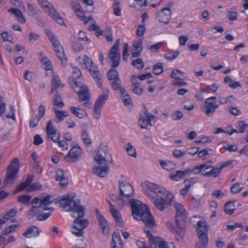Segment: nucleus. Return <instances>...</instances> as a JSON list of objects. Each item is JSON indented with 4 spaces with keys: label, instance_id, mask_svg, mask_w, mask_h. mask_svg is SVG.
<instances>
[{
    "label": "nucleus",
    "instance_id": "nucleus-6",
    "mask_svg": "<svg viewBox=\"0 0 248 248\" xmlns=\"http://www.w3.org/2000/svg\"><path fill=\"white\" fill-rule=\"evenodd\" d=\"M19 160L17 158H14L8 166L6 176L3 180L6 186H12L17 177L19 169Z\"/></svg>",
    "mask_w": 248,
    "mask_h": 248
},
{
    "label": "nucleus",
    "instance_id": "nucleus-26",
    "mask_svg": "<svg viewBox=\"0 0 248 248\" xmlns=\"http://www.w3.org/2000/svg\"><path fill=\"white\" fill-rule=\"evenodd\" d=\"M133 50L131 56L133 58L138 57L142 50V41L141 39L134 41L133 44Z\"/></svg>",
    "mask_w": 248,
    "mask_h": 248
},
{
    "label": "nucleus",
    "instance_id": "nucleus-38",
    "mask_svg": "<svg viewBox=\"0 0 248 248\" xmlns=\"http://www.w3.org/2000/svg\"><path fill=\"white\" fill-rule=\"evenodd\" d=\"M76 14L77 16L82 21H84L85 24H86L90 20H93L92 16H85L84 12L82 11L79 8L75 10Z\"/></svg>",
    "mask_w": 248,
    "mask_h": 248
},
{
    "label": "nucleus",
    "instance_id": "nucleus-48",
    "mask_svg": "<svg viewBox=\"0 0 248 248\" xmlns=\"http://www.w3.org/2000/svg\"><path fill=\"white\" fill-rule=\"evenodd\" d=\"M45 33L47 36L50 42L52 44L55 43V42L59 41L58 37L55 35V34L50 30H46Z\"/></svg>",
    "mask_w": 248,
    "mask_h": 248
},
{
    "label": "nucleus",
    "instance_id": "nucleus-49",
    "mask_svg": "<svg viewBox=\"0 0 248 248\" xmlns=\"http://www.w3.org/2000/svg\"><path fill=\"white\" fill-rule=\"evenodd\" d=\"M160 164L163 168L168 170L173 169L175 166V165L171 161L165 162V161L161 160L160 161Z\"/></svg>",
    "mask_w": 248,
    "mask_h": 248
},
{
    "label": "nucleus",
    "instance_id": "nucleus-2",
    "mask_svg": "<svg viewBox=\"0 0 248 248\" xmlns=\"http://www.w3.org/2000/svg\"><path fill=\"white\" fill-rule=\"evenodd\" d=\"M174 207L176 210L175 226H174L170 222H167V226L170 230L176 235V240L179 241L183 240L185 234L187 215L181 204L176 203Z\"/></svg>",
    "mask_w": 248,
    "mask_h": 248
},
{
    "label": "nucleus",
    "instance_id": "nucleus-18",
    "mask_svg": "<svg viewBox=\"0 0 248 248\" xmlns=\"http://www.w3.org/2000/svg\"><path fill=\"white\" fill-rule=\"evenodd\" d=\"M109 166H96L93 169V173L100 177H105L109 172Z\"/></svg>",
    "mask_w": 248,
    "mask_h": 248
},
{
    "label": "nucleus",
    "instance_id": "nucleus-24",
    "mask_svg": "<svg viewBox=\"0 0 248 248\" xmlns=\"http://www.w3.org/2000/svg\"><path fill=\"white\" fill-rule=\"evenodd\" d=\"M52 45L60 60L63 62V60H66L64 50L60 42V41H58Z\"/></svg>",
    "mask_w": 248,
    "mask_h": 248
},
{
    "label": "nucleus",
    "instance_id": "nucleus-50",
    "mask_svg": "<svg viewBox=\"0 0 248 248\" xmlns=\"http://www.w3.org/2000/svg\"><path fill=\"white\" fill-rule=\"evenodd\" d=\"M126 151L128 154L136 158L137 156V152L135 147L130 143L128 142L127 144V147H126Z\"/></svg>",
    "mask_w": 248,
    "mask_h": 248
},
{
    "label": "nucleus",
    "instance_id": "nucleus-43",
    "mask_svg": "<svg viewBox=\"0 0 248 248\" xmlns=\"http://www.w3.org/2000/svg\"><path fill=\"white\" fill-rule=\"evenodd\" d=\"M43 211L40 205L32 206V208L28 212V216L30 218H32Z\"/></svg>",
    "mask_w": 248,
    "mask_h": 248
},
{
    "label": "nucleus",
    "instance_id": "nucleus-36",
    "mask_svg": "<svg viewBox=\"0 0 248 248\" xmlns=\"http://www.w3.org/2000/svg\"><path fill=\"white\" fill-rule=\"evenodd\" d=\"M199 239V243L197 244L196 248H207L208 246V234L198 235Z\"/></svg>",
    "mask_w": 248,
    "mask_h": 248
},
{
    "label": "nucleus",
    "instance_id": "nucleus-9",
    "mask_svg": "<svg viewBox=\"0 0 248 248\" xmlns=\"http://www.w3.org/2000/svg\"><path fill=\"white\" fill-rule=\"evenodd\" d=\"M72 145L73 147L70 150L68 154L64 156V159L67 162H77L80 160L82 150L77 143L74 142H72Z\"/></svg>",
    "mask_w": 248,
    "mask_h": 248
},
{
    "label": "nucleus",
    "instance_id": "nucleus-3",
    "mask_svg": "<svg viewBox=\"0 0 248 248\" xmlns=\"http://www.w3.org/2000/svg\"><path fill=\"white\" fill-rule=\"evenodd\" d=\"M130 202L132 215L135 219L141 220L145 225L149 226L150 228H153L156 226L155 218L147 205L134 199H130Z\"/></svg>",
    "mask_w": 248,
    "mask_h": 248
},
{
    "label": "nucleus",
    "instance_id": "nucleus-41",
    "mask_svg": "<svg viewBox=\"0 0 248 248\" xmlns=\"http://www.w3.org/2000/svg\"><path fill=\"white\" fill-rule=\"evenodd\" d=\"M122 102L125 106L127 107L128 105H132V101L130 95L128 93L126 90H125L124 93H121Z\"/></svg>",
    "mask_w": 248,
    "mask_h": 248
},
{
    "label": "nucleus",
    "instance_id": "nucleus-23",
    "mask_svg": "<svg viewBox=\"0 0 248 248\" xmlns=\"http://www.w3.org/2000/svg\"><path fill=\"white\" fill-rule=\"evenodd\" d=\"M234 160H228L224 162L217 166V168H213L214 171L213 173V177L214 178L218 177L220 175L221 170L225 167H228L232 164Z\"/></svg>",
    "mask_w": 248,
    "mask_h": 248
},
{
    "label": "nucleus",
    "instance_id": "nucleus-33",
    "mask_svg": "<svg viewBox=\"0 0 248 248\" xmlns=\"http://www.w3.org/2000/svg\"><path fill=\"white\" fill-rule=\"evenodd\" d=\"M148 228H150L149 226L145 225L144 231L146 233L147 236L149 238L150 241L153 244L155 245V246H156L157 244L158 246L159 244V243L162 241L159 237H154L151 233L150 231L149 230Z\"/></svg>",
    "mask_w": 248,
    "mask_h": 248
},
{
    "label": "nucleus",
    "instance_id": "nucleus-30",
    "mask_svg": "<svg viewBox=\"0 0 248 248\" xmlns=\"http://www.w3.org/2000/svg\"><path fill=\"white\" fill-rule=\"evenodd\" d=\"M70 110L75 116L79 119H83L88 115L84 109L79 108L72 106L70 108Z\"/></svg>",
    "mask_w": 248,
    "mask_h": 248
},
{
    "label": "nucleus",
    "instance_id": "nucleus-46",
    "mask_svg": "<svg viewBox=\"0 0 248 248\" xmlns=\"http://www.w3.org/2000/svg\"><path fill=\"white\" fill-rule=\"evenodd\" d=\"M179 53V51H170L164 54V57L168 61H172L178 57Z\"/></svg>",
    "mask_w": 248,
    "mask_h": 248
},
{
    "label": "nucleus",
    "instance_id": "nucleus-32",
    "mask_svg": "<svg viewBox=\"0 0 248 248\" xmlns=\"http://www.w3.org/2000/svg\"><path fill=\"white\" fill-rule=\"evenodd\" d=\"M109 84L113 91H119L120 93H124L125 89L122 86V82L120 78L111 81L110 82Z\"/></svg>",
    "mask_w": 248,
    "mask_h": 248
},
{
    "label": "nucleus",
    "instance_id": "nucleus-45",
    "mask_svg": "<svg viewBox=\"0 0 248 248\" xmlns=\"http://www.w3.org/2000/svg\"><path fill=\"white\" fill-rule=\"evenodd\" d=\"M164 65L162 62H159L155 64L153 67V72L154 74L158 75L163 72Z\"/></svg>",
    "mask_w": 248,
    "mask_h": 248
},
{
    "label": "nucleus",
    "instance_id": "nucleus-42",
    "mask_svg": "<svg viewBox=\"0 0 248 248\" xmlns=\"http://www.w3.org/2000/svg\"><path fill=\"white\" fill-rule=\"evenodd\" d=\"M107 77L110 82L120 78L118 72L113 68L110 69L108 70Z\"/></svg>",
    "mask_w": 248,
    "mask_h": 248
},
{
    "label": "nucleus",
    "instance_id": "nucleus-1",
    "mask_svg": "<svg viewBox=\"0 0 248 248\" xmlns=\"http://www.w3.org/2000/svg\"><path fill=\"white\" fill-rule=\"evenodd\" d=\"M75 197L76 194L74 193L67 194L59 197L57 203L63 208H67V211L77 213L78 217L73 221L71 232L76 236L80 237L83 234V230L87 227L89 223L87 219L82 218L85 216V209L80 204L78 199H75Z\"/></svg>",
    "mask_w": 248,
    "mask_h": 248
},
{
    "label": "nucleus",
    "instance_id": "nucleus-58",
    "mask_svg": "<svg viewBox=\"0 0 248 248\" xmlns=\"http://www.w3.org/2000/svg\"><path fill=\"white\" fill-rule=\"evenodd\" d=\"M132 92L138 95H141L143 92V89L140 86V84L135 85L133 86Z\"/></svg>",
    "mask_w": 248,
    "mask_h": 248
},
{
    "label": "nucleus",
    "instance_id": "nucleus-10",
    "mask_svg": "<svg viewBox=\"0 0 248 248\" xmlns=\"http://www.w3.org/2000/svg\"><path fill=\"white\" fill-rule=\"evenodd\" d=\"M120 45V39H118L115 42L112 47L111 48L108 53V57L110 61L112 62V67L116 68L119 65L121 54L119 52V47Z\"/></svg>",
    "mask_w": 248,
    "mask_h": 248
},
{
    "label": "nucleus",
    "instance_id": "nucleus-28",
    "mask_svg": "<svg viewBox=\"0 0 248 248\" xmlns=\"http://www.w3.org/2000/svg\"><path fill=\"white\" fill-rule=\"evenodd\" d=\"M155 116H150V117H144L140 116L139 119V124L141 129H147L148 125L152 126L151 121L155 118Z\"/></svg>",
    "mask_w": 248,
    "mask_h": 248
},
{
    "label": "nucleus",
    "instance_id": "nucleus-7",
    "mask_svg": "<svg viewBox=\"0 0 248 248\" xmlns=\"http://www.w3.org/2000/svg\"><path fill=\"white\" fill-rule=\"evenodd\" d=\"M83 62L86 68L96 81L98 87L101 88L102 86V76L98 68L95 65L92 60L86 55L84 56Z\"/></svg>",
    "mask_w": 248,
    "mask_h": 248
},
{
    "label": "nucleus",
    "instance_id": "nucleus-31",
    "mask_svg": "<svg viewBox=\"0 0 248 248\" xmlns=\"http://www.w3.org/2000/svg\"><path fill=\"white\" fill-rule=\"evenodd\" d=\"M53 109L56 114L54 121L56 123H59L62 122L65 117L68 116V113L67 111L59 110L55 107H53Z\"/></svg>",
    "mask_w": 248,
    "mask_h": 248
},
{
    "label": "nucleus",
    "instance_id": "nucleus-44",
    "mask_svg": "<svg viewBox=\"0 0 248 248\" xmlns=\"http://www.w3.org/2000/svg\"><path fill=\"white\" fill-rule=\"evenodd\" d=\"M72 42V47L73 50L75 52H79L80 51H82L83 49V47L82 46V45L78 42V41L77 40L76 38H71Z\"/></svg>",
    "mask_w": 248,
    "mask_h": 248
},
{
    "label": "nucleus",
    "instance_id": "nucleus-13",
    "mask_svg": "<svg viewBox=\"0 0 248 248\" xmlns=\"http://www.w3.org/2000/svg\"><path fill=\"white\" fill-rule=\"evenodd\" d=\"M171 6L172 4L170 3L167 8H163L156 14V16L159 22L165 24L168 23L169 19L170 18V9Z\"/></svg>",
    "mask_w": 248,
    "mask_h": 248
},
{
    "label": "nucleus",
    "instance_id": "nucleus-15",
    "mask_svg": "<svg viewBox=\"0 0 248 248\" xmlns=\"http://www.w3.org/2000/svg\"><path fill=\"white\" fill-rule=\"evenodd\" d=\"M46 132L48 137L54 142H57L60 140V134L57 132V129L54 128L51 120H49L47 123L46 127Z\"/></svg>",
    "mask_w": 248,
    "mask_h": 248
},
{
    "label": "nucleus",
    "instance_id": "nucleus-11",
    "mask_svg": "<svg viewBox=\"0 0 248 248\" xmlns=\"http://www.w3.org/2000/svg\"><path fill=\"white\" fill-rule=\"evenodd\" d=\"M205 106L202 111L206 116H211L219 107V105L217 103L216 97L212 96L207 98L205 101Z\"/></svg>",
    "mask_w": 248,
    "mask_h": 248
},
{
    "label": "nucleus",
    "instance_id": "nucleus-61",
    "mask_svg": "<svg viewBox=\"0 0 248 248\" xmlns=\"http://www.w3.org/2000/svg\"><path fill=\"white\" fill-rule=\"evenodd\" d=\"M183 74V72L182 71L178 69H174L171 72L170 77L176 79H180L181 78L180 77V75H182Z\"/></svg>",
    "mask_w": 248,
    "mask_h": 248
},
{
    "label": "nucleus",
    "instance_id": "nucleus-64",
    "mask_svg": "<svg viewBox=\"0 0 248 248\" xmlns=\"http://www.w3.org/2000/svg\"><path fill=\"white\" fill-rule=\"evenodd\" d=\"M159 248H176L172 243L169 244L166 241H161L158 245Z\"/></svg>",
    "mask_w": 248,
    "mask_h": 248
},
{
    "label": "nucleus",
    "instance_id": "nucleus-17",
    "mask_svg": "<svg viewBox=\"0 0 248 248\" xmlns=\"http://www.w3.org/2000/svg\"><path fill=\"white\" fill-rule=\"evenodd\" d=\"M208 169L211 168L210 167H206L204 164H201L199 166H196L191 169H186L187 171V174L189 173H192L194 174H198L200 172H201L202 174L204 176H207L208 177L213 176V173L210 171L209 172H206L205 170L203 169Z\"/></svg>",
    "mask_w": 248,
    "mask_h": 248
},
{
    "label": "nucleus",
    "instance_id": "nucleus-5",
    "mask_svg": "<svg viewBox=\"0 0 248 248\" xmlns=\"http://www.w3.org/2000/svg\"><path fill=\"white\" fill-rule=\"evenodd\" d=\"M120 193L118 196L110 194L109 198L112 201L116 203V207L118 209H122L124 205V198H128L134 194L133 186L127 182H119Z\"/></svg>",
    "mask_w": 248,
    "mask_h": 248
},
{
    "label": "nucleus",
    "instance_id": "nucleus-12",
    "mask_svg": "<svg viewBox=\"0 0 248 248\" xmlns=\"http://www.w3.org/2000/svg\"><path fill=\"white\" fill-rule=\"evenodd\" d=\"M107 153L106 148H100L98 150L96 155L94 157V160L98 166H109L106 159Z\"/></svg>",
    "mask_w": 248,
    "mask_h": 248
},
{
    "label": "nucleus",
    "instance_id": "nucleus-21",
    "mask_svg": "<svg viewBox=\"0 0 248 248\" xmlns=\"http://www.w3.org/2000/svg\"><path fill=\"white\" fill-rule=\"evenodd\" d=\"M51 196L50 195H48L44 197L43 199H41L39 205L42 210H48L50 213L53 212V208L52 207H47L53 202V201L51 200Z\"/></svg>",
    "mask_w": 248,
    "mask_h": 248
},
{
    "label": "nucleus",
    "instance_id": "nucleus-16",
    "mask_svg": "<svg viewBox=\"0 0 248 248\" xmlns=\"http://www.w3.org/2000/svg\"><path fill=\"white\" fill-rule=\"evenodd\" d=\"M96 216L99 223V224L102 229L103 233L104 234H108L109 233V227L107 221L104 217L102 215L98 209L95 210Z\"/></svg>",
    "mask_w": 248,
    "mask_h": 248
},
{
    "label": "nucleus",
    "instance_id": "nucleus-62",
    "mask_svg": "<svg viewBox=\"0 0 248 248\" xmlns=\"http://www.w3.org/2000/svg\"><path fill=\"white\" fill-rule=\"evenodd\" d=\"M242 188L240 184L235 183L231 187V192L233 194H236L240 191Z\"/></svg>",
    "mask_w": 248,
    "mask_h": 248
},
{
    "label": "nucleus",
    "instance_id": "nucleus-22",
    "mask_svg": "<svg viewBox=\"0 0 248 248\" xmlns=\"http://www.w3.org/2000/svg\"><path fill=\"white\" fill-rule=\"evenodd\" d=\"M208 224L205 221H199L196 228L197 235L202 236V235L208 234Z\"/></svg>",
    "mask_w": 248,
    "mask_h": 248
},
{
    "label": "nucleus",
    "instance_id": "nucleus-4",
    "mask_svg": "<svg viewBox=\"0 0 248 248\" xmlns=\"http://www.w3.org/2000/svg\"><path fill=\"white\" fill-rule=\"evenodd\" d=\"M147 189L150 191L148 194L151 195L150 192L155 194L157 198L154 202L155 206L160 211H163L166 208V205L170 203L173 198L172 194L166 190L164 187L154 183H148L146 184Z\"/></svg>",
    "mask_w": 248,
    "mask_h": 248
},
{
    "label": "nucleus",
    "instance_id": "nucleus-60",
    "mask_svg": "<svg viewBox=\"0 0 248 248\" xmlns=\"http://www.w3.org/2000/svg\"><path fill=\"white\" fill-rule=\"evenodd\" d=\"M17 214V211L14 209H11L8 212H7L4 216V218L5 219H9L12 217H13L16 216Z\"/></svg>",
    "mask_w": 248,
    "mask_h": 248
},
{
    "label": "nucleus",
    "instance_id": "nucleus-63",
    "mask_svg": "<svg viewBox=\"0 0 248 248\" xmlns=\"http://www.w3.org/2000/svg\"><path fill=\"white\" fill-rule=\"evenodd\" d=\"M238 128L240 129V133H244L248 128V124L245 123L244 121H240L238 123Z\"/></svg>",
    "mask_w": 248,
    "mask_h": 248
},
{
    "label": "nucleus",
    "instance_id": "nucleus-27",
    "mask_svg": "<svg viewBox=\"0 0 248 248\" xmlns=\"http://www.w3.org/2000/svg\"><path fill=\"white\" fill-rule=\"evenodd\" d=\"M40 232L41 231L36 226H32L27 228L23 235L27 238L36 237L40 234Z\"/></svg>",
    "mask_w": 248,
    "mask_h": 248
},
{
    "label": "nucleus",
    "instance_id": "nucleus-39",
    "mask_svg": "<svg viewBox=\"0 0 248 248\" xmlns=\"http://www.w3.org/2000/svg\"><path fill=\"white\" fill-rule=\"evenodd\" d=\"M81 138L84 143L87 145H90L92 143V140L90 137L89 132L86 129L83 130L81 133Z\"/></svg>",
    "mask_w": 248,
    "mask_h": 248
},
{
    "label": "nucleus",
    "instance_id": "nucleus-59",
    "mask_svg": "<svg viewBox=\"0 0 248 248\" xmlns=\"http://www.w3.org/2000/svg\"><path fill=\"white\" fill-rule=\"evenodd\" d=\"M27 9L29 12V15L34 16L37 14V9L30 3L27 4Z\"/></svg>",
    "mask_w": 248,
    "mask_h": 248
},
{
    "label": "nucleus",
    "instance_id": "nucleus-40",
    "mask_svg": "<svg viewBox=\"0 0 248 248\" xmlns=\"http://www.w3.org/2000/svg\"><path fill=\"white\" fill-rule=\"evenodd\" d=\"M235 210L234 203L232 201H229L225 204L224 211L227 215H232Z\"/></svg>",
    "mask_w": 248,
    "mask_h": 248
},
{
    "label": "nucleus",
    "instance_id": "nucleus-55",
    "mask_svg": "<svg viewBox=\"0 0 248 248\" xmlns=\"http://www.w3.org/2000/svg\"><path fill=\"white\" fill-rule=\"evenodd\" d=\"M114 14L116 16H121V8L120 7V3L117 0H115L113 4Z\"/></svg>",
    "mask_w": 248,
    "mask_h": 248
},
{
    "label": "nucleus",
    "instance_id": "nucleus-51",
    "mask_svg": "<svg viewBox=\"0 0 248 248\" xmlns=\"http://www.w3.org/2000/svg\"><path fill=\"white\" fill-rule=\"evenodd\" d=\"M71 87L74 90L75 92H77L80 89H83L82 83L76 80V79H73V80L70 82Z\"/></svg>",
    "mask_w": 248,
    "mask_h": 248
},
{
    "label": "nucleus",
    "instance_id": "nucleus-35",
    "mask_svg": "<svg viewBox=\"0 0 248 248\" xmlns=\"http://www.w3.org/2000/svg\"><path fill=\"white\" fill-rule=\"evenodd\" d=\"M8 12L14 14L17 17L18 20L21 23H24L26 22V19L23 15L22 12L17 8H11Z\"/></svg>",
    "mask_w": 248,
    "mask_h": 248
},
{
    "label": "nucleus",
    "instance_id": "nucleus-19",
    "mask_svg": "<svg viewBox=\"0 0 248 248\" xmlns=\"http://www.w3.org/2000/svg\"><path fill=\"white\" fill-rule=\"evenodd\" d=\"M109 95V91L106 89L102 94L98 96L94 105V107L102 108L105 102L108 99Z\"/></svg>",
    "mask_w": 248,
    "mask_h": 248
},
{
    "label": "nucleus",
    "instance_id": "nucleus-29",
    "mask_svg": "<svg viewBox=\"0 0 248 248\" xmlns=\"http://www.w3.org/2000/svg\"><path fill=\"white\" fill-rule=\"evenodd\" d=\"M110 213L115 220L116 224L121 227H123L124 225V222L120 212L116 209H112Z\"/></svg>",
    "mask_w": 248,
    "mask_h": 248
},
{
    "label": "nucleus",
    "instance_id": "nucleus-52",
    "mask_svg": "<svg viewBox=\"0 0 248 248\" xmlns=\"http://www.w3.org/2000/svg\"><path fill=\"white\" fill-rule=\"evenodd\" d=\"M132 65L137 69L141 70L144 67V63L141 59L138 58L132 62Z\"/></svg>",
    "mask_w": 248,
    "mask_h": 248
},
{
    "label": "nucleus",
    "instance_id": "nucleus-37",
    "mask_svg": "<svg viewBox=\"0 0 248 248\" xmlns=\"http://www.w3.org/2000/svg\"><path fill=\"white\" fill-rule=\"evenodd\" d=\"M53 105L54 106L53 107H55L56 108V107L58 108H62L64 105L61 97L60 94L57 91L56 92L54 95V99L53 100Z\"/></svg>",
    "mask_w": 248,
    "mask_h": 248
},
{
    "label": "nucleus",
    "instance_id": "nucleus-20",
    "mask_svg": "<svg viewBox=\"0 0 248 248\" xmlns=\"http://www.w3.org/2000/svg\"><path fill=\"white\" fill-rule=\"evenodd\" d=\"M51 84L52 85L50 94L56 91L58 88H62L64 86V84L62 82L58 75H53L51 80Z\"/></svg>",
    "mask_w": 248,
    "mask_h": 248
},
{
    "label": "nucleus",
    "instance_id": "nucleus-56",
    "mask_svg": "<svg viewBox=\"0 0 248 248\" xmlns=\"http://www.w3.org/2000/svg\"><path fill=\"white\" fill-rule=\"evenodd\" d=\"M163 43L159 42L150 46H147V48L150 51L155 53L157 52L162 46Z\"/></svg>",
    "mask_w": 248,
    "mask_h": 248
},
{
    "label": "nucleus",
    "instance_id": "nucleus-25",
    "mask_svg": "<svg viewBox=\"0 0 248 248\" xmlns=\"http://www.w3.org/2000/svg\"><path fill=\"white\" fill-rule=\"evenodd\" d=\"M112 248H123V244L118 232L115 231L112 235Z\"/></svg>",
    "mask_w": 248,
    "mask_h": 248
},
{
    "label": "nucleus",
    "instance_id": "nucleus-57",
    "mask_svg": "<svg viewBox=\"0 0 248 248\" xmlns=\"http://www.w3.org/2000/svg\"><path fill=\"white\" fill-rule=\"evenodd\" d=\"M199 180L197 177L190 178L189 179H185L184 181V184L185 185L188 186L190 188L192 186L196 183Z\"/></svg>",
    "mask_w": 248,
    "mask_h": 248
},
{
    "label": "nucleus",
    "instance_id": "nucleus-14",
    "mask_svg": "<svg viewBox=\"0 0 248 248\" xmlns=\"http://www.w3.org/2000/svg\"><path fill=\"white\" fill-rule=\"evenodd\" d=\"M78 95L79 102H83V106L87 108H90L91 103L90 102V96L88 89L85 87L80 89L77 92Z\"/></svg>",
    "mask_w": 248,
    "mask_h": 248
},
{
    "label": "nucleus",
    "instance_id": "nucleus-8",
    "mask_svg": "<svg viewBox=\"0 0 248 248\" xmlns=\"http://www.w3.org/2000/svg\"><path fill=\"white\" fill-rule=\"evenodd\" d=\"M42 8L44 11L48 14L54 20H55L58 24L62 25L64 23L62 18L59 13L54 8L53 4L49 2L47 0L43 3L41 5Z\"/></svg>",
    "mask_w": 248,
    "mask_h": 248
},
{
    "label": "nucleus",
    "instance_id": "nucleus-54",
    "mask_svg": "<svg viewBox=\"0 0 248 248\" xmlns=\"http://www.w3.org/2000/svg\"><path fill=\"white\" fill-rule=\"evenodd\" d=\"M41 62L43 64L46 65L45 69L46 70H50L52 69V65L49 59L46 57H44L41 58Z\"/></svg>",
    "mask_w": 248,
    "mask_h": 248
},
{
    "label": "nucleus",
    "instance_id": "nucleus-47",
    "mask_svg": "<svg viewBox=\"0 0 248 248\" xmlns=\"http://www.w3.org/2000/svg\"><path fill=\"white\" fill-rule=\"evenodd\" d=\"M45 33L47 36L50 42L52 44L55 43V42L59 41L58 37L55 35V34L50 30H46Z\"/></svg>",
    "mask_w": 248,
    "mask_h": 248
},
{
    "label": "nucleus",
    "instance_id": "nucleus-34",
    "mask_svg": "<svg viewBox=\"0 0 248 248\" xmlns=\"http://www.w3.org/2000/svg\"><path fill=\"white\" fill-rule=\"evenodd\" d=\"M187 174V171L185 170L183 171L177 170L175 173H171L170 174V178L173 181H177L185 178Z\"/></svg>",
    "mask_w": 248,
    "mask_h": 248
},
{
    "label": "nucleus",
    "instance_id": "nucleus-53",
    "mask_svg": "<svg viewBox=\"0 0 248 248\" xmlns=\"http://www.w3.org/2000/svg\"><path fill=\"white\" fill-rule=\"evenodd\" d=\"M31 197L28 195H23L18 197L17 201L25 205H28Z\"/></svg>",
    "mask_w": 248,
    "mask_h": 248
}]
</instances>
